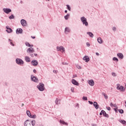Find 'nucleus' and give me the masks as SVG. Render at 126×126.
Wrapping results in <instances>:
<instances>
[{
  "mask_svg": "<svg viewBox=\"0 0 126 126\" xmlns=\"http://www.w3.org/2000/svg\"><path fill=\"white\" fill-rule=\"evenodd\" d=\"M34 56H35V57H37V56H38L37 54H34Z\"/></svg>",
  "mask_w": 126,
  "mask_h": 126,
  "instance_id": "obj_55",
  "label": "nucleus"
},
{
  "mask_svg": "<svg viewBox=\"0 0 126 126\" xmlns=\"http://www.w3.org/2000/svg\"><path fill=\"white\" fill-rule=\"evenodd\" d=\"M114 110L115 113H118V107H116L115 108H114Z\"/></svg>",
  "mask_w": 126,
  "mask_h": 126,
  "instance_id": "obj_38",
  "label": "nucleus"
},
{
  "mask_svg": "<svg viewBox=\"0 0 126 126\" xmlns=\"http://www.w3.org/2000/svg\"><path fill=\"white\" fill-rule=\"evenodd\" d=\"M75 77H77V75L76 74H74V75H73L72 78H74Z\"/></svg>",
  "mask_w": 126,
  "mask_h": 126,
  "instance_id": "obj_46",
  "label": "nucleus"
},
{
  "mask_svg": "<svg viewBox=\"0 0 126 126\" xmlns=\"http://www.w3.org/2000/svg\"><path fill=\"white\" fill-rule=\"evenodd\" d=\"M103 115V117L105 118H109V115L106 114V111L102 110L99 113V116H102Z\"/></svg>",
  "mask_w": 126,
  "mask_h": 126,
  "instance_id": "obj_7",
  "label": "nucleus"
},
{
  "mask_svg": "<svg viewBox=\"0 0 126 126\" xmlns=\"http://www.w3.org/2000/svg\"><path fill=\"white\" fill-rule=\"evenodd\" d=\"M76 107H78V108H79V104L77 103V104H76Z\"/></svg>",
  "mask_w": 126,
  "mask_h": 126,
  "instance_id": "obj_48",
  "label": "nucleus"
},
{
  "mask_svg": "<svg viewBox=\"0 0 126 126\" xmlns=\"http://www.w3.org/2000/svg\"><path fill=\"white\" fill-rule=\"evenodd\" d=\"M40 126H44V125H40Z\"/></svg>",
  "mask_w": 126,
  "mask_h": 126,
  "instance_id": "obj_64",
  "label": "nucleus"
},
{
  "mask_svg": "<svg viewBox=\"0 0 126 126\" xmlns=\"http://www.w3.org/2000/svg\"><path fill=\"white\" fill-rule=\"evenodd\" d=\"M94 107L96 110H98V109H99V105L98 104V103H97V102H94Z\"/></svg>",
  "mask_w": 126,
  "mask_h": 126,
  "instance_id": "obj_16",
  "label": "nucleus"
},
{
  "mask_svg": "<svg viewBox=\"0 0 126 126\" xmlns=\"http://www.w3.org/2000/svg\"><path fill=\"white\" fill-rule=\"evenodd\" d=\"M10 45H11V46H13L14 47V44L12 43L11 42H10Z\"/></svg>",
  "mask_w": 126,
  "mask_h": 126,
  "instance_id": "obj_47",
  "label": "nucleus"
},
{
  "mask_svg": "<svg viewBox=\"0 0 126 126\" xmlns=\"http://www.w3.org/2000/svg\"><path fill=\"white\" fill-rule=\"evenodd\" d=\"M32 64L34 66H36V65H38V61L37 60H33L32 61Z\"/></svg>",
  "mask_w": 126,
  "mask_h": 126,
  "instance_id": "obj_15",
  "label": "nucleus"
},
{
  "mask_svg": "<svg viewBox=\"0 0 126 126\" xmlns=\"http://www.w3.org/2000/svg\"><path fill=\"white\" fill-rule=\"evenodd\" d=\"M31 57H32V58H34V55H33V54H31Z\"/></svg>",
  "mask_w": 126,
  "mask_h": 126,
  "instance_id": "obj_49",
  "label": "nucleus"
},
{
  "mask_svg": "<svg viewBox=\"0 0 126 126\" xmlns=\"http://www.w3.org/2000/svg\"><path fill=\"white\" fill-rule=\"evenodd\" d=\"M64 12H65V13H67V10H65L64 11Z\"/></svg>",
  "mask_w": 126,
  "mask_h": 126,
  "instance_id": "obj_57",
  "label": "nucleus"
},
{
  "mask_svg": "<svg viewBox=\"0 0 126 126\" xmlns=\"http://www.w3.org/2000/svg\"><path fill=\"white\" fill-rule=\"evenodd\" d=\"M24 106V104L23 103L22 104V107H23Z\"/></svg>",
  "mask_w": 126,
  "mask_h": 126,
  "instance_id": "obj_60",
  "label": "nucleus"
},
{
  "mask_svg": "<svg viewBox=\"0 0 126 126\" xmlns=\"http://www.w3.org/2000/svg\"><path fill=\"white\" fill-rule=\"evenodd\" d=\"M83 61H85L86 63H88L90 61V59L89 56H85L83 58Z\"/></svg>",
  "mask_w": 126,
  "mask_h": 126,
  "instance_id": "obj_13",
  "label": "nucleus"
},
{
  "mask_svg": "<svg viewBox=\"0 0 126 126\" xmlns=\"http://www.w3.org/2000/svg\"><path fill=\"white\" fill-rule=\"evenodd\" d=\"M76 66L78 68V69H81V66H80L79 65H77Z\"/></svg>",
  "mask_w": 126,
  "mask_h": 126,
  "instance_id": "obj_41",
  "label": "nucleus"
},
{
  "mask_svg": "<svg viewBox=\"0 0 126 126\" xmlns=\"http://www.w3.org/2000/svg\"><path fill=\"white\" fill-rule=\"evenodd\" d=\"M64 32H65V33H66V32L69 33V32H70V30L69 29V28L66 27L65 28Z\"/></svg>",
  "mask_w": 126,
  "mask_h": 126,
  "instance_id": "obj_24",
  "label": "nucleus"
},
{
  "mask_svg": "<svg viewBox=\"0 0 126 126\" xmlns=\"http://www.w3.org/2000/svg\"><path fill=\"white\" fill-rule=\"evenodd\" d=\"M106 109L107 110H108V111H110L111 110V107H106Z\"/></svg>",
  "mask_w": 126,
  "mask_h": 126,
  "instance_id": "obj_43",
  "label": "nucleus"
},
{
  "mask_svg": "<svg viewBox=\"0 0 126 126\" xmlns=\"http://www.w3.org/2000/svg\"><path fill=\"white\" fill-rule=\"evenodd\" d=\"M33 72H34V73H36V72H37V71L36 70V69H33Z\"/></svg>",
  "mask_w": 126,
  "mask_h": 126,
  "instance_id": "obj_50",
  "label": "nucleus"
},
{
  "mask_svg": "<svg viewBox=\"0 0 126 126\" xmlns=\"http://www.w3.org/2000/svg\"><path fill=\"white\" fill-rule=\"evenodd\" d=\"M34 51L35 50H34V48H33L32 47H30L27 50V53H28L29 54H30V53H32H32H34Z\"/></svg>",
  "mask_w": 126,
  "mask_h": 126,
  "instance_id": "obj_10",
  "label": "nucleus"
},
{
  "mask_svg": "<svg viewBox=\"0 0 126 126\" xmlns=\"http://www.w3.org/2000/svg\"><path fill=\"white\" fill-rule=\"evenodd\" d=\"M39 91H44L45 90V85L43 83H39V85L36 86Z\"/></svg>",
  "mask_w": 126,
  "mask_h": 126,
  "instance_id": "obj_2",
  "label": "nucleus"
},
{
  "mask_svg": "<svg viewBox=\"0 0 126 126\" xmlns=\"http://www.w3.org/2000/svg\"><path fill=\"white\" fill-rule=\"evenodd\" d=\"M88 83L90 86H94V82L93 80H90L88 82Z\"/></svg>",
  "mask_w": 126,
  "mask_h": 126,
  "instance_id": "obj_17",
  "label": "nucleus"
},
{
  "mask_svg": "<svg viewBox=\"0 0 126 126\" xmlns=\"http://www.w3.org/2000/svg\"><path fill=\"white\" fill-rule=\"evenodd\" d=\"M87 34L89 35L90 37L91 38H93L94 37V34H93V33L91 32H87Z\"/></svg>",
  "mask_w": 126,
  "mask_h": 126,
  "instance_id": "obj_21",
  "label": "nucleus"
},
{
  "mask_svg": "<svg viewBox=\"0 0 126 126\" xmlns=\"http://www.w3.org/2000/svg\"><path fill=\"white\" fill-rule=\"evenodd\" d=\"M55 103L56 104V105H59L61 104V100L60 99L58 100V98H56L55 100Z\"/></svg>",
  "mask_w": 126,
  "mask_h": 126,
  "instance_id": "obj_23",
  "label": "nucleus"
},
{
  "mask_svg": "<svg viewBox=\"0 0 126 126\" xmlns=\"http://www.w3.org/2000/svg\"><path fill=\"white\" fill-rule=\"evenodd\" d=\"M6 32H7V33H12L13 32L12 29L9 27V26H6Z\"/></svg>",
  "mask_w": 126,
  "mask_h": 126,
  "instance_id": "obj_14",
  "label": "nucleus"
},
{
  "mask_svg": "<svg viewBox=\"0 0 126 126\" xmlns=\"http://www.w3.org/2000/svg\"><path fill=\"white\" fill-rule=\"evenodd\" d=\"M60 124H62V125H64V126H68V124L65 123L64 121L60 120Z\"/></svg>",
  "mask_w": 126,
  "mask_h": 126,
  "instance_id": "obj_20",
  "label": "nucleus"
},
{
  "mask_svg": "<svg viewBox=\"0 0 126 126\" xmlns=\"http://www.w3.org/2000/svg\"><path fill=\"white\" fill-rule=\"evenodd\" d=\"M30 118H31L32 119H36V115H31Z\"/></svg>",
  "mask_w": 126,
  "mask_h": 126,
  "instance_id": "obj_35",
  "label": "nucleus"
},
{
  "mask_svg": "<svg viewBox=\"0 0 126 126\" xmlns=\"http://www.w3.org/2000/svg\"><path fill=\"white\" fill-rule=\"evenodd\" d=\"M102 95H103V96H104L105 99H106V100H107L108 99V95L106 94H105L104 93H102Z\"/></svg>",
  "mask_w": 126,
  "mask_h": 126,
  "instance_id": "obj_26",
  "label": "nucleus"
},
{
  "mask_svg": "<svg viewBox=\"0 0 126 126\" xmlns=\"http://www.w3.org/2000/svg\"><path fill=\"white\" fill-rule=\"evenodd\" d=\"M53 72H54V73H57V72H58V71H57V70H53Z\"/></svg>",
  "mask_w": 126,
  "mask_h": 126,
  "instance_id": "obj_52",
  "label": "nucleus"
},
{
  "mask_svg": "<svg viewBox=\"0 0 126 126\" xmlns=\"http://www.w3.org/2000/svg\"><path fill=\"white\" fill-rule=\"evenodd\" d=\"M117 87H116V89L117 90H120V91H122V92H125V91H126V89L125 88V87L123 86H121L120 87V84H117Z\"/></svg>",
  "mask_w": 126,
  "mask_h": 126,
  "instance_id": "obj_3",
  "label": "nucleus"
},
{
  "mask_svg": "<svg viewBox=\"0 0 126 126\" xmlns=\"http://www.w3.org/2000/svg\"><path fill=\"white\" fill-rule=\"evenodd\" d=\"M27 115L30 118L31 117V113H30V111L29 110L27 111Z\"/></svg>",
  "mask_w": 126,
  "mask_h": 126,
  "instance_id": "obj_28",
  "label": "nucleus"
},
{
  "mask_svg": "<svg viewBox=\"0 0 126 126\" xmlns=\"http://www.w3.org/2000/svg\"><path fill=\"white\" fill-rule=\"evenodd\" d=\"M60 49H61V52H62V51L63 52H64L65 51L64 48L63 46H60Z\"/></svg>",
  "mask_w": 126,
  "mask_h": 126,
  "instance_id": "obj_32",
  "label": "nucleus"
},
{
  "mask_svg": "<svg viewBox=\"0 0 126 126\" xmlns=\"http://www.w3.org/2000/svg\"><path fill=\"white\" fill-rule=\"evenodd\" d=\"M112 30L113 31H116V30H117V28H116V27H113Z\"/></svg>",
  "mask_w": 126,
  "mask_h": 126,
  "instance_id": "obj_45",
  "label": "nucleus"
},
{
  "mask_svg": "<svg viewBox=\"0 0 126 126\" xmlns=\"http://www.w3.org/2000/svg\"><path fill=\"white\" fill-rule=\"evenodd\" d=\"M22 2H23V1H22V0L20 1V3H22Z\"/></svg>",
  "mask_w": 126,
  "mask_h": 126,
  "instance_id": "obj_61",
  "label": "nucleus"
},
{
  "mask_svg": "<svg viewBox=\"0 0 126 126\" xmlns=\"http://www.w3.org/2000/svg\"><path fill=\"white\" fill-rule=\"evenodd\" d=\"M118 112L120 114H124V110H123V109H119V110H118Z\"/></svg>",
  "mask_w": 126,
  "mask_h": 126,
  "instance_id": "obj_34",
  "label": "nucleus"
},
{
  "mask_svg": "<svg viewBox=\"0 0 126 126\" xmlns=\"http://www.w3.org/2000/svg\"><path fill=\"white\" fill-rule=\"evenodd\" d=\"M95 55H96V56H99V53L96 52Z\"/></svg>",
  "mask_w": 126,
  "mask_h": 126,
  "instance_id": "obj_53",
  "label": "nucleus"
},
{
  "mask_svg": "<svg viewBox=\"0 0 126 126\" xmlns=\"http://www.w3.org/2000/svg\"><path fill=\"white\" fill-rule=\"evenodd\" d=\"M117 57L121 60H123V59H124V55L123 54V53H117Z\"/></svg>",
  "mask_w": 126,
  "mask_h": 126,
  "instance_id": "obj_18",
  "label": "nucleus"
},
{
  "mask_svg": "<svg viewBox=\"0 0 126 126\" xmlns=\"http://www.w3.org/2000/svg\"><path fill=\"white\" fill-rule=\"evenodd\" d=\"M8 41H9V42H11L12 40L11 39H8Z\"/></svg>",
  "mask_w": 126,
  "mask_h": 126,
  "instance_id": "obj_59",
  "label": "nucleus"
},
{
  "mask_svg": "<svg viewBox=\"0 0 126 126\" xmlns=\"http://www.w3.org/2000/svg\"><path fill=\"white\" fill-rule=\"evenodd\" d=\"M71 82L72 84H73L74 85H76V86H78L79 85V83L77 81H76L75 79H72Z\"/></svg>",
  "mask_w": 126,
  "mask_h": 126,
  "instance_id": "obj_11",
  "label": "nucleus"
},
{
  "mask_svg": "<svg viewBox=\"0 0 126 126\" xmlns=\"http://www.w3.org/2000/svg\"><path fill=\"white\" fill-rule=\"evenodd\" d=\"M83 100H84L85 101H87V100H88V99L87 98V97L86 96H83L82 97Z\"/></svg>",
  "mask_w": 126,
  "mask_h": 126,
  "instance_id": "obj_36",
  "label": "nucleus"
},
{
  "mask_svg": "<svg viewBox=\"0 0 126 126\" xmlns=\"http://www.w3.org/2000/svg\"><path fill=\"white\" fill-rule=\"evenodd\" d=\"M24 124L25 126H35V124H36V121L34 120H32V121L27 120L25 122Z\"/></svg>",
  "mask_w": 126,
  "mask_h": 126,
  "instance_id": "obj_1",
  "label": "nucleus"
},
{
  "mask_svg": "<svg viewBox=\"0 0 126 126\" xmlns=\"http://www.w3.org/2000/svg\"><path fill=\"white\" fill-rule=\"evenodd\" d=\"M113 61H114V62H119V59L116 57H114L113 58Z\"/></svg>",
  "mask_w": 126,
  "mask_h": 126,
  "instance_id": "obj_31",
  "label": "nucleus"
},
{
  "mask_svg": "<svg viewBox=\"0 0 126 126\" xmlns=\"http://www.w3.org/2000/svg\"><path fill=\"white\" fill-rule=\"evenodd\" d=\"M112 76H116V73H112Z\"/></svg>",
  "mask_w": 126,
  "mask_h": 126,
  "instance_id": "obj_51",
  "label": "nucleus"
},
{
  "mask_svg": "<svg viewBox=\"0 0 126 126\" xmlns=\"http://www.w3.org/2000/svg\"><path fill=\"white\" fill-rule=\"evenodd\" d=\"M89 103L91 105H94V103H93V102L89 100Z\"/></svg>",
  "mask_w": 126,
  "mask_h": 126,
  "instance_id": "obj_40",
  "label": "nucleus"
},
{
  "mask_svg": "<svg viewBox=\"0 0 126 126\" xmlns=\"http://www.w3.org/2000/svg\"><path fill=\"white\" fill-rule=\"evenodd\" d=\"M25 60L26 62H27V63H30V62H31L30 58L28 56H26L25 57Z\"/></svg>",
  "mask_w": 126,
  "mask_h": 126,
  "instance_id": "obj_19",
  "label": "nucleus"
},
{
  "mask_svg": "<svg viewBox=\"0 0 126 126\" xmlns=\"http://www.w3.org/2000/svg\"><path fill=\"white\" fill-rule=\"evenodd\" d=\"M81 21L82 22L83 25L87 26L88 25V22H87V19L84 17L81 18Z\"/></svg>",
  "mask_w": 126,
  "mask_h": 126,
  "instance_id": "obj_4",
  "label": "nucleus"
},
{
  "mask_svg": "<svg viewBox=\"0 0 126 126\" xmlns=\"http://www.w3.org/2000/svg\"><path fill=\"white\" fill-rule=\"evenodd\" d=\"M125 104H126L125 107L126 108V101H125Z\"/></svg>",
  "mask_w": 126,
  "mask_h": 126,
  "instance_id": "obj_62",
  "label": "nucleus"
},
{
  "mask_svg": "<svg viewBox=\"0 0 126 126\" xmlns=\"http://www.w3.org/2000/svg\"><path fill=\"white\" fill-rule=\"evenodd\" d=\"M21 24H22V26L24 27L26 26V25H27V22H26V20L24 19H22L21 20Z\"/></svg>",
  "mask_w": 126,
  "mask_h": 126,
  "instance_id": "obj_9",
  "label": "nucleus"
},
{
  "mask_svg": "<svg viewBox=\"0 0 126 126\" xmlns=\"http://www.w3.org/2000/svg\"><path fill=\"white\" fill-rule=\"evenodd\" d=\"M25 44L27 47H33V45L30 44L28 42H26Z\"/></svg>",
  "mask_w": 126,
  "mask_h": 126,
  "instance_id": "obj_25",
  "label": "nucleus"
},
{
  "mask_svg": "<svg viewBox=\"0 0 126 126\" xmlns=\"http://www.w3.org/2000/svg\"><path fill=\"white\" fill-rule=\"evenodd\" d=\"M9 18L10 19H14V15L13 14H11V15L9 16Z\"/></svg>",
  "mask_w": 126,
  "mask_h": 126,
  "instance_id": "obj_30",
  "label": "nucleus"
},
{
  "mask_svg": "<svg viewBox=\"0 0 126 126\" xmlns=\"http://www.w3.org/2000/svg\"><path fill=\"white\" fill-rule=\"evenodd\" d=\"M86 46H87L88 47H89L90 46V43H89V42H87Z\"/></svg>",
  "mask_w": 126,
  "mask_h": 126,
  "instance_id": "obj_44",
  "label": "nucleus"
},
{
  "mask_svg": "<svg viewBox=\"0 0 126 126\" xmlns=\"http://www.w3.org/2000/svg\"><path fill=\"white\" fill-rule=\"evenodd\" d=\"M62 64H63L64 65H67V64H68V63H65V62H63L62 63Z\"/></svg>",
  "mask_w": 126,
  "mask_h": 126,
  "instance_id": "obj_39",
  "label": "nucleus"
},
{
  "mask_svg": "<svg viewBox=\"0 0 126 126\" xmlns=\"http://www.w3.org/2000/svg\"><path fill=\"white\" fill-rule=\"evenodd\" d=\"M113 107H116V108H117V105L116 104H113Z\"/></svg>",
  "mask_w": 126,
  "mask_h": 126,
  "instance_id": "obj_54",
  "label": "nucleus"
},
{
  "mask_svg": "<svg viewBox=\"0 0 126 126\" xmlns=\"http://www.w3.org/2000/svg\"><path fill=\"white\" fill-rule=\"evenodd\" d=\"M97 42L99 44H102V43H103V40H102V38H101V37H98L97 38Z\"/></svg>",
  "mask_w": 126,
  "mask_h": 126,
  "instance_id": "obj_22",
  "label": "nucleus"
},
{
  "mask_svg": "<svg viewBox=\"0 0 126 126\" xmlns=\"http://www.w3.org/2000/svg\"><path fill=\"white\" fill-rule=\"evenodd\" d=\"M120 123H121V124H122V125H126V121L125 120H119Z\"/></svg>",
  "mask_w": 126,
  "mask_h": 126,
  "instance_id": "obj_27",
  "label": "nucleus"
},
{
  "mask_svg": "<svg viewBox=\"0 0 126 126\" xmlns=\"http://www.w3.org/2000/svg\"><path fill=\"white\" fill-rule=\"evenodd\" d=\"M92 126H94V124H92Z\"/></svg>",
  "mask_w": 126,
  "mask_h": 126,
  "instance_id": "obj_63",
  "label": "nucleus"
},
{
  "mask_svg": "<svg viewBox=\"0 0 126 126\" xmlns=\"http://www.w3.org/2000/svg\"><path fill=\"white\" fill-rule=\"evenodd\" d=\"M56 49H57V51L61 52V46H60V47L57 46Z\"/></svg>",
  "mask_w": 126,
  "mask_h": 126,
  "instance_id": "obj_37",
  "label": "nucleus"
},
{
  "mask_svg": "<svg viewBox=\"0 0 126 126\" xmlns=\"http://www.w3.org/2000/svg\"><path fill=\"white\" fill-rule=\"evenodd\" d=\"M31 80L35 83H38V82H39V79L37 77L34 76L33 75H31Z\"/></svg>",
  "mask_w": 126,
  "mask_h": 126,
  "instance_id": "obj_5",
  "label": "nucleus"
},
{
  "mask_svg": "<svg viewBox=\"0 0 126 126\" xmlns=\"http://www.w3.org/2000/svg\"><path fill=\"white\" fill-rule=\"evenodd\" d=\"M113 105H114V104H113V103L111 102V103H110V106H113Z\"/></svg>",
  "mask_w": 126,
  "mask_h": 126,
  "instance_id": "obj_56",
  "label": "nucleus"
},
{
  "mask_svg": "<svg viewBox=\"0 0 126 126\" xmlns=\"http://www.w3.org/2000/svg\"><path fill=\"white\" fill-rule=\"evenodd\" d=\"M16 63L17 64L21 65V64H24V61L21 59L17 58L16 59Z\"/></svg>",
  "mask_w": 126,
  "mask_h": 126,
  "instance_id": "obj_6",
  "label": "nucleus"
},
{
  "mask_svg": "<svg viewBox=\"0 0 126 126\" xmlns=\"http://www.w3.org/2000/svg\"><path fill=\"white\" fill-rule=\"evenodd\" d=\"M66 7H67L68 10H69V11H70V10H71V8L69 6V5H66Z\"/></svg>",
  "mask_w": 126,
  "mask_h": 126,
  "instance_id": "obj_33",
  "label": "nucleus"
},
{
  "mask_svg": "<svg viewBox=\"0 0 126 126\" xmlns=\"http://www.w3.org/2000/svg\"><path fill=\"white\" fill-rule=\"evenodd\" d=\"M23 32V30L21 28L17 29L16 30V34H22Z\"/></svg>",
  "mask_w": 126,
  "mask_h": 126,
  "instance_id": "obj_12",
  "label": "nucleus"
},
{
  "mask_svg": "<svg viewBox=\"0 0 126 126\" xmlns=\"http://www.w3.org/2000/svg\"><path fill=\"white\" fill-rule=\"evenodd\" d=\"M32 39H35V36H32Z\"/></svg>",
  "mask_w": 126,
  "mask_h": 126,
  "instance_id": "obj_58",
  "label": "nucleus"
},
{
  "mask_svg": "<svg viewBox=\"0 0 126 126\" xmlns=\"http://www.w3.org/2000/svg\"><path fill=\"white\" fill-rule=\"evenodd\" d=\"M3 11H4L5 13H6V14H9L11 12V9L8 8H3Z\"/></svg>",
  "mask_w": 126,
  "mask_h": 126,
  "instance_id": "obj_8",
  "label": "nucleus"
},
{
  "mask_svg": "<svg viewBox=\"0 0 126 126\" xmlns=\"http://www.w3.org/2000/svg\"><path fill=\"white\" fill-rule=\"evenodd\" d=\"M69 14H67L66 15L64 16V19H65V20H67V19H68V17H69Z\"/></svg>",
  "mask_w": 126,
  "mask_h": 126,
  "instance_id": "obj_29",
  "label": "nucleus"
},
{
  "mask_svg": "<svg viewBox=\"0 0 126 126\" xmlns=\"http://www.w3.org/2000/svg\"><path fill=\"white\" fill-rule=\"evenodd\" d=\"M71 92L74 93V88H71Z\"/></svg>",
  "mask_w": 126,
  "mask_h": 126,
  "instance_id": "obj_42",
  "label": "nucleus"
}]
</instances>
